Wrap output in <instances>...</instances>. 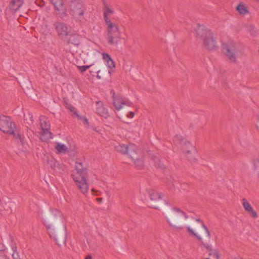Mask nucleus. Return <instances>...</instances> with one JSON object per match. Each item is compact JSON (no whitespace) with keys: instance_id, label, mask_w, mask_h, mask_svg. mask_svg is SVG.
I'll return each instance as SVG.
<instances>
[{"instance_id":"nucleus-26","label":"nucleus","mask_w":259,"mask_h":259,"mask_svg":"<svg viewBox=\"0 0 259 259\" xmlns=\"http://www.w3.org/2000/svg\"><path fill=\"white\" fill-rule=\"evenodd\" d=\"M137 150V149L136 150V155H135V156L136 157H135L134 159H132L133 160L136 166L140 167L143 165V161L142 158H138Z\"/></svg>"},{"instance_id":"nucleus-40","label":"nucleus","mask_w":259,"mask_h":259,"mask_svg":"<svg viewBox=\"0 0 259 259\" xmlns=\"http://www.w3.org/2000/svg\"><path fill=\"white\" fill-rule=\"evenodd\" d=\"M96 200L98 203H101L102 202L103 198H98L96 199Z\"/></svg>"},{"instance_id":"nucleus-4","label":"nucleus","mask_w":259,"mask_h":259,"mask_svg":"<svg viewBox=\"0 0 259 259\" xmlns=\"http://www.w3.org/2000/svg\"><path fill=\"white\" fill-rule=\"evenodd\" d=\"M169 225L176 231L182 229L183 228L177 224L181 223L183 219L187 220L188 216L187 213L178 207H174L171 208L165 217Z\"/></svg>"},{"instance_id":"nucleus-25","label":"nucleus","mask_w":259,"mask_h":259,"mask_svg":"<svg viewBox=\"0 0 259 259\" xmlns=\"http://www.w3.org/2000/svg\"><path fill=\"white\" fill-rule=\"evenodd\" d=\"M195 221L198 224V225L202 228L205 231L207 237L209 239L210 238V233L207 227L204 225L203 222L200 219H195Z\"/></svg>"},{"instance_id":"nucleus-41","label":"nucleus","mask_w":259,"mask_h":259,"mask_svg":"<svg viewBox=\"0 0 259 259\" xmlns=\"http://www.w3.org/2000/svg\"><path fill=\"white\" fill-rule=\"evenodd\" d=\"M45 4V2L44 1V0H40V3L39 4V5L41 7L44 6Z\"/></svg>"},{"instance_id":"nucleus-23","label":"nucleus","mask_w":259,"mask_h":259,"mask_svg":"<svg viewBox=\"0 0 259 259\" xmlns=\"http://www.w3.org/2000/svg\"><path fill=\"white\" fill-rule=\"evenodd\" d=\"M103 58L106 62V65L107 66L110 68H113L115 67V64L113 60L111 58L109 54L106 53H103Z\"/></svg>"},{"instance_id":"nucleus-31","label":"nucleus","mask_w":259,"mask_h":259,"mask_svg":"<svg viewBox=\"0 0 259 259\" xmlns=\"http://www.w3.org/2000/svg\"><path fill=\"white\" fill-rule=\"evenodd\" d=\"M78 119L80 120L84 125H89V122L88 119L84 116H81L79 115H77L76 117Z\"/></svg>"},{"instance_id":"nucleus-35","label":"nucleus","mask_w":259,"mask_h":259,"mask_svg":"<svg viewBox=\"0 0 259 259\" xmlns=\"http://www.w3.org/2000/svg\"><path fill=\"white\" fill-rule=\"evenodd\" d=\"M210 254H212L217 259L219 258V253L217 250L212 251L211 253H210Z\"/></svg>"},{"instance_id":"nucleus-22","label":"nucleus","mask_w":259,"mask_h":259,"mask_svg":"<svg viewBox=\"0 0 259 259\" xmlns=\"http://www.w3.org/2000/svg\"><path fill=\"white\" fill-rule=\"evenodd\" d=\"M48 163L54 170L59 172H61V166L55 159L51 158L48 160Z\"/></svg>"},{"instance_id":"nucleus-45","label":"nucleus","mask_w":259,"mask_h":259,"mask_svg":"<svg viewBox=\"0 0 259 259\" xmlns=\"http://www.w3.org/2000/svg\"><path fill=\"white\" fill-rule=\"evenodd\" d=\"M29 116L30 119L31 120V122L32 123V116L31 115H29Z\"/></svg>"},{"instance_id":"nucleus-46","label":"nucleus","mask_w":259,"mask_h":259,"mask_svg":"<svg viewBox=\"0 0 259 259\" xmlns=\"http://www.w3.org/2000/svg\"><path fill=\"white\" fill-rule=\"evenodd\" d=\"M97 77H98V78H99V79H100V78H101V76H100V75H98Z\"/></svg>"},{"instance_id":"nucleus-30","label":"nucleus","mask_w":259,"mask_h":259,"mask_svg":"<svg viewBox=\"0 0 259 259\" xmlns=\"http://www.w3.org/2000/svg\"><path fill=\"white\" fill-rule=\"evenodd\" d=\"M153 161L154 162V164H155V165L156 166H158L161 168H163L164 167V165L163 164V163H161L160 160L159 159V157H158L157 156H155L153 158Z\"/></svg>"},{"instance_id":"nucleus-18","label":"nucleus","mask_w":259,"mask_h":259,"mask_svg":"<svg viewBox=\"0 0 259 259\" xmlns=\"http://www.w3.org/2000/svg\"><path fill=\"white\" fill-rule=\"evenodd\" d=\"M96 112L100 116L107 118L108 116L107 110L104 107L103 103L101 101L96 102Z\"/></svg>"},{"instance_id":"nucleus-13","label":"nucleus","mask_w":259,"mask_h":259,"mask_svg":"<svg viewBox=\"0 0 259 259\" xmlns=\"http://www.w3.org/2000/svg\"><path fill=\"white\" fill-rule=\"evenodd\" d=\"M146 192L149 195L150 200L154 203L161 201L164 196L162 193L151 189H146Z\"/></svg>"},{"instance_id":"nucleus-20","label":"nucleus","mask_w":259,"mask_h":259,"mask_svg":"<svg viewBox=\"0 0 259 259\" xmlns=\"http://www.w3.org/2000/svg\"><path fill=\"white\" fill-rule=\"evenodd\" d=\"M23 4V0H12L10 4L9 8L13 12H16Z\"/></svg>"},{"instance_id":"nucleus-16","label":"nucleus","mask_w":259,"mask_h":259,"mask_svg":"<svg viewBox=\"0 0 259 259\" xmlns=\"http://www.w3.org/2000/svg\"><path fill=\"white\" fill-rule=\"evenodd\" d=\"M121 38V33L107 34V39L109 44L117 45Z\"/></svg>"},{"instance_id":"nucleus-12","label":"nucleus","mask_w":259,"mask_h":259,"mask_svg":"<svg viewBox=\"0 0 259 259\" xmlns=\"http://www.w3.org/2000/svg\"><path fill=\"white\" fill-rule=\"evenodd\" d=\"M113 105L115 108L119 111L122 109L123 105L131 106L132 103L125 98L113 96Z\"/></svg>"},{"instance_id":"nucleus-34","label":"nucleus","mask_w":259,"mask_h":259,"mask_svg":"<svg viewBox=\"0 0 259 259\" xmlns=\"http://www.w3.org/2000/svg\"><path fill=\"white\" fill-rule=\"evenodd\" d=\"M92 192H93V195L95 196H99L101 194V192L99 191L96 190L94 189H92Z\"/></svg>"},{"instance_id":"nucleus-43","label":"nucleus","mask_w":259,"mask_h":259,"mask_svg":"<svg viewBox=\"0 0 259 259\" xmlns=\"http://www.w3.org/2000/svg\"><path fill=\"white\" fill-rule=\"evenodd\" d=\"M85 259H92V256L90 255H88Z\"/></svg>"},{"instance_id":"nucleus-36","label":"nucleus","mask_w":259,"mask_h":259,"mask_svg":"<svg viewBox=\"0 0 259 259\" xmlns=\"http://www.w3.org/2000/svg\"><path fill=\"white\" fill-rule=\"evenodd\" d=\"M135 115V114L134 112L130 111L128 112L126 115V117L130 118H133Z\"/></svg>"},{"instance_id":"nucleus-38","label":"nucleus","mask_w":259,"mask_h":259,"mask_svg":"<svg viewBox=\"0 0 259 259\" xmlns=\"http://www.w3.org/2000/svg\"><path fill=\"white\" fill-rule=\"evenodd\" d=\"M0 259H8L5 254H0Z\"/></svg>"},{"instance_id":"nucleus-47","label":"nucleus","mask_w":259,"mask_h":259,"mask_svg":"<svg viewBox=\"0 0 259 259\" xmlns=\"http://www.w3.org/2000/svg\"><path fill=\"white\" fill-rule=\"evenodd\" d=\"M126 64H125V65H124V67H123L124 69H125V68H126Z\"/></svg>"},{"instance_id":"nucleus-11","label":"nucleus","mask_w":259,"mask_h":259,"mask_svg":"<svg viewBox=\"0 0 259 259\" xmlns=\"http://www.w3.org/2000/svg\"><path fill=\"white\" fill-rule=\"evenodd\" d=\"M50 2L53 5L56 13L61 18L67 16V9L65 5V0H50Z\"/></svg>"},{"instance_id":"nucleus-2","label":"nucleus","mask_w":259,"mask_h":259,"mask_svg":"<svg viewBox=\"0 0 259 259\" xmlns=\"http://www.w3.org/2000/svg\"><path fill=\"white\" fill-rule=\"evenodd\" d=\"M0 130L4 133L12 134L15 138L19 139L23 147V152H27L29 150V146L25 141L24 137L19 133H15V125L13 123L9 117L0 115Z\"/></svg>"},{"instance_id":"nucleus-42","label":"nucleus","mask_w":259,"mask_h":259,"mask_svg":"<svg viewBox=\"0 0 259 259\" xmlns=\"http://www.w3.org/2000/svg\"><path fill=\"white\" fill-rule=\"evenodd\" d=\"M249 27H250V29H249V30H250V31H253V30H254V26H252V25H250L249 26Z\"/></svg>"},{"instance_id":"nucleus-6","label":"nucleus","mask_w":259,"mask_h":259,"mask_svg":"<svg viewBox=\"0 0 259 259\" xmlns=\"http://www.w3.org/2000/svg\"><path fill=\"white\" fill-rule=\"evenodd\" d=\"M71 11L73 13L74 18L80 23L85 21L84 12L85 7L83 4L79 0H72L69 4Z\"/></svg>"},{"instance_id":"nucleus-44","label":"nucleus","mask_w":259,"mask_h":259,"mask_svg":"<svg viewBox=\"0 0 259 259\" xmlns=\"http://www.w3.org/2000/svg\"><path fill=\"white\" fill-rule=\"evenodd\" d=\"M151 207L152 208H155V209H157L158 208L157 206L156 205H152Z\"/></svg>"},{"instance_id":"nucleus-48","label":"nucleus","mask_w":259,"mask_h":259,"mask_svg":"<svg viewBox=\"0 0 259 259\" xmlns=\"http://www.w3.org/2000/svg\"><path fill=\"white\" fill-rule=\"evenodd\" d=\"M108 72H109V74H111V70H109V71H108Z\"/></svg>"},{"instance_id":"nucleus-8","label":"nucleus","mask_w":259,"mask_h":259,"mask_svg":"<svg viewBox=\"0 0 259 259\" xmlns=\"http://www.w3.org/2000/svg\"><path fill=\"white\" fill-rule=\"evenodd\" d=\"M174 142L176 144L179 143L183 152L186 153V155L191 154L194 147L193 145L184 138L181 135H177L174 138Z\"/></svg>"},{"instance_id":"nucleus-37","label":"nucleus","mask_w":259,"mask_h":259,"mask_svg":"<svg viewBox=\"0 0 259 259\" xmlns=\"http://www.w3.org/2000/svg\"><path fill=\"white\" fill-rule=\"evenodd\" d=\"M256 126L257 128L259 130V112L257 115V120H256Z\"/></svg>"},{"instance_id":"nucleus-17","label":"nucleus","mask_w":259,"mask_h":259,"mask_svg":"<svg viewBox=\"0 0 259 259\" xmlns=\"http://www.w3.org/2000/svg\"><path fill=\"white\" fill-rule=\"evenodd\" d=\"M106 24L107 25V34L121 32L120 31L119 26L117 24L111 21L106 23Z\"/></svg>"},{"instance_id":"nucleus-21","label":"nucleus","mask_w":259,"mask_h":259,"mask_svg":"<svg viewBox=\"0 0 259 259\" xmlns=\"http://www.w3.org/2000/svg\"><path fill=\"white\" fill-rule=\"evenodd\" d=\"M68 36H69L68 42L69 44H71L75 46H78L80 43V36L76 34H71V32H70V35Z\"/></svg>"},{"instance_id":"nucleus-10","label":"nucleus","mask_w":259,"mask_h":259,"mask_svg":"<svg viewBox=\"0 0 259 259\" xmlns=\"http://www.w3.org/2000/svg\"><path fill=\"white\" fill-rule=\"evenodd\" d=\"M53 26L59 37H65L70 35V31L66 23L60 21H56L53 23Z\"/></svg>"},{"instance_id":"nucleus-1","label":"nucleus","mask_w":259,"mask_h":259,"mask_svg":"<svg viewBox=\"0 0 259 259\" xmlns=\"http://www.w3.org/2000/svg\"><path fill=\"white\" fill-rule=\"evenodd\" d=\"M71 176L80 192L86 195L89 191V184L87 181L88 171L87 168L81 162L75 163V169L73 170Z\"/></svg>"},{"instance_id":"nucleus-33","label":"nucleus","mask_w":259,"mask_h":259,"mask_svg":"<svg viewBox=\"0 0 259 259\" xmlns=\"http://www.w3.org/2000/svg\"><path fill=\"white\" fill-rule=\"evenodd\" d=\"M91 65H84V66H77L79 70L81 72H83L84 71H85L87 69H88V68H89V67L91 66Z\"/></svg>"},{"instance_id":"nucleus-27","label":"nucleus","mask_w":259,"mask_h":259,"mask_svg":"<svg viewBox=\"0 0 259 259\" xmlns=\"http://www.w3.org/2000/svg\"><path fill=\"white\" fill-rule=\"evenodd\" d=\"M236 9L241 15H245L248 12L246 7L242 4H239L237 7Z\"/></svg>"},{"instance_id":"nucleus-51","label":"nucleus","mask_w":259,"mask_h":259,"mask_svg":"<svg viewBox=\"0 0 259 259\" xmlns=\"http://www.w3.org/2000/svg\"><path fill=\"white\" fill-rule=\"evenodd\" d=\"M238 259H242V258H241L239 257V258H238Z\"/></svg>"},{"instance_id":"nucleus-14","label":"nucleus","mask_w":259,"mask_h":259,"mask_svg":"<svg viewBox=\"0 0 259 259\" xmlns=\"http://www.w3.org/2000/svg\"><path fill=\"white\" fill-rule=\"evenodd\" d=\"M242 204L244 210L253 219L257 218V213L254 210L249 202L245 199L242 200Z\"/></svg>"},{"instance_id":"nucleus-52","label":"nucleus","mask_w":259,"mask_h":259,"mask_svg":"<svg viewBox=\"0 0 259 259\" xmlns=\"http://www.w3.org/2000/svg\"><path fill=\"white\" fill-rule=\"evenodd\" d=\"M206 259H209V258H206Z\"/></svg>"},{"instance_id":"nucleus-7","label":"nucleus","mask_w":259,"mask_h":259,"mask_svg":"<svg viewBox=\"0 0 259 259\" xmlns=\"http://www.w3.org/2000/svg\"><path fill=\"white\" fill-rule=\"evenodd\" d=\"M41 127V139L46 141L52 138V134L49 131L50 124L48 119L45 116H41L39 118Z\"/></svg>"},{"instance_id":"nucleus-15","label":"nucleus","mask_w":259,"mask_h":259,"mask_svg":"<svg viewBox=\"0 0 259 259\" xmlns=\"http://www.w3.org/2000/svg\"><path fill=\"white\" fill-rule=\"evenodd\" d=\"M114 10L107 3L103 2V17L104 20L106 23L111 22V20L109 16L114 14Z\"/></svg>"},{"instance_id":"nucleus-39","label":"nucleus","mask_w":259,"mask_h":259,"mask_svg":"<svg viewBox=\"0 0 259 259\" xmlns=\"http://www.w3.org/2000/svg\"><path fill=\"white\" fill-rule=\"evenodd\" d=\"M5 247L3 244H0V251H3L5 250Z\"/></svg>"},{"instance_id":"nucleus-28","label":"nucleus","mask_w":259,"mask_h":259,"mask_svg":"<svg viewBox=\"0 0 259 259\" xmlns=\"http://www.w3.org/2000/svg\"><path fill=\"white\" fill-rule=\"evenodd\" d=\"M66 108L71 112L74 115L77 117V115H78L76 112L75 108L73 107L71 104L67 103H65Z\"/></svg>"},{"instance_id":"nucleus-9","label":"nucleus","mask_w":259,"mask_h":259,"mask_svg":"<svg viewBox=\"0 0 259 259\" xmlns=\"http://www.w3.org/2000/svg\"><path fill=\"white\" fill-rule=\"evenodd\" d=\"M116 151L122 154H127L131 159H134L136 155V150L137 148L134 144H130L126 146L124 144H118L114 146Z\"/></svg>"},{"instance_id":"nucleus-19","label":"nucleus","mask_w":259,"mask_h":259,"mask_svg":"<svg viewBox=\"0 0 259 259\" xmlns=\"http://www.w3.org/2000/svg\"><path fill=\"white\" fill-rule=\"evenodd\" d=\"M54 147L57 154H65L68 151L67 146L60 142L55 143Z\"/></svg>"},{"instance_id":"nucleus-5","label":"nucleus","mask_w":259,"mask_h":259,"mask_svg":"<svg viewBox=\"0 0 259 259\" xmlns=\"http://www.w3.org/2000/svg\"><path fill=\"white\" fill-rule=\"evenodd\" d=\"M239 51V46L235 41L229 40L223 44V52L231 63L237 62V54Z\"/></svg>"},{"instance_id":"nucleus-49","label":"nucleus","mask_w":259,"mask_h":259,"mask_svg":"<svg viewBox=\"0 0 259 259\" xmlns=\"http://www.w3.org/2000/svg\"><path fill=\"white\" fill-rule=\"evenodd\" d=\"M209 247H210V246H208L207 247V249H208Z\"/></svg>"},{"instance_id":"nucleus-32","label":"nucleus","mask_w":259,"mask_h":259,"mask_svg":"<svg viewBox=\"0 0 259 259\" xmlns=\"http://www.w3.org/2000/svg\"><path fill=\"white\" fill-rule=\"evenodd\" d=\"M13 253L12 254L13 259H21L19 253L16 251V248H13Z\"/></svg>"},{"instance_id":"nucleus-3","label":"nucleus","mask_w":259,"mask_h":259,"mask_svg":"<svg viewBox=\"0 0 259 259\" xmlns=\"http://www.w3.org/2000/svg\"><path fill=\"white\" fill-rule=\"evenodd\" d=\"M196 37L203 41L206 49L214 51L218 48V45L213 33L204 26H199L196 29Z\"/></svg>"},{"instance_id":"nucleus-50","label":"nucleus","mask_w":259,"mask_h":259,"mask_svg":"<svg viewBox=\"0 0 259 259\" xmlns=\"http://www.w3.org/2000/svg\"><path fill=\"white\" fill-rule=\"evenodd\" d=\"M50 237H53V235H51V234H50Z\"/></svg>"},{"instance_id":"nucleus-29","label":"nucleus","mask_w":259,"mask_h":259,"mask_svg":"<svg viewBox=\"0 0 259 259\" xmlns=\"http://www.w3.org/2000/svg\"><path fill=\"white\" fill-rule=\"evenodd\" d=\"M66 108L71 112L74 115L77 117V115H78L76 112L75 108L73 107L71 104L67 103H65Z\"/></svg>"},{"instance_id":"nucleus-24","label":"nucleus","mask_w":259,"mask_h":259,"mask_svg":"<svg viewBox=\"0 0 259 259\" xmlns=\"http://www.w3.org/2000/svg\"><path fill=\"white\" fill-rule=\"evenodd\" d=\"M186 229L190 235L195 237L200 241H202V237L196 231V230L192 229L190 226H187L186 227Z\"/></svg>"}]
</instances>
